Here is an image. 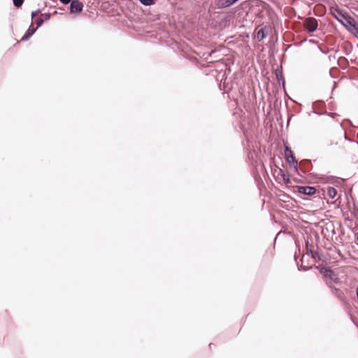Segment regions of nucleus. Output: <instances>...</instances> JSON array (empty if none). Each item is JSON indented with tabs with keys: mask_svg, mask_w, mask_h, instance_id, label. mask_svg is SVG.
<instances>
[{
	"mask_svg": "<svg viewBox=\"0 0 358 358\" xmlns=\"http://www.w3.org/2000/svg\"><path fill=\"white\" fill-rule=\"evenodd\" d=\"M52 13H45L42 14V17H39L35 20L36 27L40 28L45 22L48 21L50 19Z\"/></svg>",
	"mask_w": 358,
	"mask_h": 358,
	"instance_id": "nucleus-12",
	"label": "nucleus"
},
{
	"mask_svg": "<svg viewBox=\"0 0 358 358\" xmlns=\"http://www.w3.org/2000/svg\"><path fill=\"white\" fill-rule=\"evenodd\" d=\"M319 50L324 55H327L330 52V49L326 48L323 49L320 45H318L317 46Z\"/></svg>",
	"mask_w": 358,
	"mask_h": 358,
	"instance_id": "nucleus-26",
	"label": "nucleus"
},
{
	"mask_svg": "<svg viewBox=\"0 0 358 358\" xmlns=\"http://www.w3.org/2000/svg\"><path fill=\"white\" fill-rule=\"evenodd\" d=\"M329 288L338 299L342 302L345 301L344 293L340 288H337L334 285H329Z\"/></svg>",
	"mask_w": 358,
	"mask_h": 358,
	"instance_id": "nucleus-11",
	"label": "nucleus"
},
{
	"mask_svg": "<svg viewBox=\"0 0 358 358\" xmlns=\"http://www.w3.org/2000/svg\"><path fill=\"white\" fill-rule=\"evenodd\" d=\"M275 73H282V66H278Z\"/></svg>",
	"mask_w": 358,
	"mask_h": 358,
	"instance_id": "nucleus-30",
	"label": "nucleus"
},
{
	"mask_svg": "<svg viewBox=\"0 0 358 358\" xmlns=\"http://www.w3.org/2000/svg\"><path fill=\"white\" fill-rule=\"evenodd\" d=\"M309 256L313 259H314L315 262L326 261L324 254L322 252H320L318 250H314Z\"/></svg>",
	"mask_w": 358,
	"mask_h": 358,
	"instance_id": "nucleus-13",
	"label": "nucleus"
},
{
	"mask_svg": "<svg viewBox=\"0 0 358 358\" xmlns=\"http://www.w3.org/2000/svg\"><path fill=\"white\" fill-rule=\"evenodd\" d=\"M208 64H214V70L216 72L215 78L218 84L219 89L227 93L234 99V90H238V85L236 83L227 80V73H230L231 69L224 59H217V60H210Z\"/></svg>",
	"mask_w": 358,
	"mask_h": 358,
	"instance_id": "nucleus-1",
	"label": "nucleus"
},
{
	"mask_svg": "<svg viewBox=\"0 0 358 358\" xmlns=\"http://www.w3.org/2000/svg\"><path fill=\"white\" fill-rule=\"evenodd\" d=\"M240 0H217L215 5L218 9H225L235 5Z\"/></svg>",
	"mask_w": 358,
	"mask_h": 358,
	"instance_id": "nucleus-7",
	"label": "nucleus"
},
{
	"mask_svg": "<svg viewBox=\"0 0 358 358\" xmlns=\"http://www.w3.org/2000/svg\"><path fill=\"white\" fill-rule=\"evenodd\" d=\"M338 51H339V50H338V49H337V50L335 51V52H336V53H337Z\"/></svg>",
	"mask_w": 358,
	"mask_h": 358,
	"instance_id": "nucleus-42",
	"label": "nucleus"
},
{
	"mask_svg": "<svg viewBox=\"0 0 358 358\" xmlns=\"http://www.w3.org/2000/svg\"><path fill=\"white\" fill-rule=\"evenodd\" d=\"M60 1L61 3H62L63 5H68L69 3H71V0H59Z\"/></svg>",
	"mask_w": 358,
	"mask_h": 358,
	"instance_id": "nucleus-29",
	"label": "nucleus"
},
{
	"mask_svg": "<svg viewBox=\"0 0 358 358\" xmlns=\"http://www.w3.org/2000/svg\"><path fill=\"white\" fill-rule=\"evenodd\" d=\"M24 1V0H13V3L15 7L20 8L22 6Z\"/></svg>",
	"mask_w": 358,
	"mask_h": 358,
	"instance_id": "nucleus-24",
	"label": "nucleus"
},
{
	"mask_svg": "<svg viewBox=\"0 0 358 358\" xmlns=\"http://www.w3.org/2000/svg\"><path fill=\"white\" fill-rule=\"evenodd\" d=\"M344 220L345 222H352V220L350 219L349 217H345Z\"/></svg>",
	"mask_w": 358,
	"mask_h": 358,
	"instance_id": "nucleus-36",
	"label": "nucleus"
},
{
	"mask_svg": "<svg viewBox=\"0 0 358 358\" xmlns=\"http://www.w3.org/2000/svg\"><path fill=\"white\" fill-rule=\"evenodd\" d=\"M314 113L319 115H330V113L327 111H324V112H322V113H317L316 111H314Z\"/></svg>",
	"mask_w": 358,
	"mask_h": 358,
	"instance_id": "nucleus-28",
	"label": "nucleus"
},
{
	"mask_svg": "<svg viewBox=\"0 0 358 358\" xmlns=\"http://www.w3.org/2000/svg\"><path fill=\"white\" fill-rule=\"evenodd\" d=\"M218 52V50L216 49H207L206 50H199L196 53L197 55L205 59L208 63L209 61L208 59L213 57L214 55L217 54Z\"/></svg>",
	"mask_w": 358,
	"mask_h": 358,
	"instance_id": "nucleus-8",
	"label": "nucleus"
},
{
	"mask_svg": "<svg viewBox=\"0 0 358 358\" xmlns=\"http://www.w3.org/2000/svg\"><path fill=\"white\" fill-rule=\"evenodd\" d=\"M222 55H220L219 54V52L214 55L213 57H211L210 58H212V60H217V59H223L222 57H221Z\"/></svg>",
	"mask_w": 358,
	"mask_h": 358,
	"instance_id": "nucleus-27",
	"label": "nucleus"
},
{
	"mask_svg": "<svg viewBox=\"0 0 358 358\" xmlns=\"http://www.w3.org/2000/svg\"><path fill=\"white\" fill-rule=\"evenodd\" d=\"M355 236L356 238L355 243L358 245V234L355 233Z\"/></svg>",
	"mask_w": 358,
	"mask_h": 358,
	"instance_id": "nucleus-35",
	"label": "nucleus"
},
{
	"mask_svg": "<svg viewBox=\"0 0 358 358\" xmlns=\"http://www.w3.org/2000/svg\"><path fill=\"white\" fill-rule=\"evenodd\" d=\"M331 233H332V234H336V231H335L334 229L332 230Z\"/></svg>",
	"mask_w": 358,
	"mask_h": 358,
	"instance_id": "nucleus-40",
	"label": "nucleus"
},
{
	"mask_svg": "<svg viewBox=\"0 0 358 358\" xmlns=\"http://www.w3.org/2000/svg\"><path fill=\"white\" fill-rule=\"evenodd\" d=\"M269 26L265 25L261 27L257 32L256 38L258 42L262 41L265 39L268 35Z\"/></svg>",
	"mask_w": 358,
	"mask_h": 358,
	"instance_id": "nucleus-9",
	"label": "nucleus"
},
{
	"mask_svg": "<svg viewBox=\"0 0 358 358\" xmlns=\"http://www.w3.org/2000/svg\"><path fill=\"white\" fill-rule=\"evenodd\" d=\"M308 42H309L310 43H311V44H317V45H320V44L318 43V41H316V40H314V39H310V40L308 41Z\"/></svg>",
	"mask_w": 358,
	"mask_h": 358,
	"instance_id": "nucleus-32",
	"label": "nucleus"
},
{
	"mask_svg": "<svg viewBox=\"0 0 358 358\" xmlns=\"http://www.w3.org/2000/svg\"><path fill=\"white\" fill-rule=\"evenodd\" d=\"M331 58H336V56L335 55L331 56Z\"/></svg>",
	"mask_w": 358,
	"mask_h": 358,
	"instance_id": "nucleus-44",
	"label": "nucleus"
},
{
	"mask_svg": "<svg viewBox=\"0 0 358 358\" xmlns=\"http://www.w3.org/2000/svg\"><path fill=\"white\" fill-rule=\"evenodd\" d=\"M212 345H213V343H210V344L208 345V347H209L210 350H211V348H213V346H212Z\"/></svg>",
	"mask_w": 358,
	"mask_h": 358,
	"instance_id": "nucleus-38",
	"label": "nucleus"
},
{
	"mask_svg": "<svg viewBox=\"0 0 358 358\" xmlns=\"http://www.w3.org/2000/svg\"><path fill=\"white\" fill-rule=\"evenodd\" d=\"M315 269L319 271L322 278L328 287L329 285H332V282L336 284L341 283V280L338 277V275L331 268V266H328L327 264H318L317 266H315Z\"/></svg>",
	"mask_w": 358,
	"mask_h": 358,
	"instance_id": "nucleus-2",
	"label": "nucleus"
},
{
	"mask_svg": "<svg viewBox=\"0 0 358 358\" xmlns=\"http://www.w3.org/2000/svg\"><path fill=\"white\" fill-rule=\"evenodd\" d=\"M289 121H290V117L288 119L287 124L289 123Z\"/></svg>",
	"mask_w": 358,
	"mask_h": 358,
	"instance_id": "nucleus-46",
	"label": "nucleus"
},
{
	"mask_svg": "<svg viewBox=\"0 0 358 358\" xmlns=\"http://www.w3.org/2000/svg\"><path fill=\"white\" fill-rule=\"evenodd\" d=\"M280 173L282 176V178L285 184H290L291 183V179L289 175L285 173L283 170L280 169Z\"/></svg>",
	"mask_w": 358,
	"mask_h": 358,
	"instance_id": "nucleus-21",
	"label": "nucleus"
},
{
	"mask_svg": "<svg viewBox=\"0 0 358 358\" xmlns=\"http://www.w3.org/2000/svg\"><path fill=\"white\" fill-rule=\"evenodd\" d=\"M336 13H337V15H338V17L340 20H343V22H345V20H344V17H344V15H346V14H348V13L346 11H345V10H342V9L339 8H337L336 9ZM336 16L337 17V15H336Z\"/></svg>",
	"mask_w": 358,
	"mask_h": 358,
	"instance_id": "nucleus-22",
	"label": "nucleus"
},
{
	"mask_svg": "<svg viewBox=\"0 0 358 358\" xmlns=\"http://www.w3.org/2000/svg\"><path fill=\"white\" fill-rule=\"evenodd\" d=\"M294 262L296 263L297 269L299 271H308L309 270H312L313 268H315V266H317L316 264H313V265H311V266L300 265L299 262H298V259H297V255L296 254L294 255Z\"/></svg>",
	"mask_w": 358,
	"mask_h": 358,
	"instance_id": "nucleus-14",
	"label": "nucleus"
},
{
	"mask_svg": "<svg viewBox=\"0 0 358 358\" xmlns=\"http://www.w3.org/2000/svg\"><path fill=\"white\" fill-rule=\"evenodd\" d=\"M345 121L348 122L350 124H352V122L350 120H345Z\"/></svg>",
	"mask_w": 358,
	"mask_h": 358,
	"instance_id": "nucleus-41",
	"label": "nucleus"
},
{
	"mask_svg": "<svg viewBox=\"0 0 358 358\" xmlns=\"http://www.w3.org/2000/svg\"><path fill=\"white\" fill-rule=\"evenodd\" d=\"M284 152L285 157L286 158L287 162L288 163L289 167L294 169V171L299 173V168L297 166V160L295 157V154L289 146L287 142L284 143Z\"/></svg>",
	"mask_w": 358,
	"mask_h": 358,
	"instance_id": "nucleus-4",
	"label": "nucleus"
},
{
	"mask_svg": "<svg viewBox=\"0 0 358 358\" xmlns=\"http://www.w3.org/2000/svg\"><path fill=\"white\" fill-rule=\"evenodd\" d=\"M312 239L311 236H308L307 239L305 241V248L306 251V254L308 255H310L315 250H313V248L312 245L310 243L309 240Z\"/></svg>",
	"mask_w": 358,
	"mask_h": 358,
	"instance_id": "nucleus-16",
	"label": "nucleus"
},
{
	"mask_svg": "<svg viewBox=\"0 0 358 358\" xmlns=\"http://www.w3.org/2000/svg\"><path fill=\"white\" fill-rule=\"evenodd\" d=\"M275 79L283 88L285 87V79L283 76V73H275Z\"/></svg>",
	"mask_w": 358,
	"mask_h": 358,
	"instance_id": "nucleus-18",
	"label": "nucleus"
},
{
	"mask_svg": "<svg viewBox=\"0 0 358 358\" xmlns=\"http://www.w3.org/2000/svg\"><path fill=\"white\" fill-rule=\"evenodd\" d=\"M327 195L331 199H334L337 195V190L331 186H329L327 189Z\"/></svg>",
	"mask_w": 358,
	"mask_h": 358,
	"instance_id": "nucleus-19",
	"label": "nucleus"
},
{
	"mask_svg": "<svg viewBox=\"0 0 358 358\" xmlns=\"http://www.w3.org/2000/svg\"><path fill=\"white\" fill-rule=\"evenodd\" d=\"M352 45L349 42H344L343 45V52L345 55H349L352 51Z\"/></svg>",
	"mask_w": 358,
	"mask_h": 358,
	"instance_id": "nucleus-17",
	"label": "nucleus"
},
{
	"mask_svg": "<svg viewBox=\"0 0 358 358\" xmlns=\"http://www.w3.org/2000/svg\"><path fill=\"white\" fill-rule=\"evenodd\" d=\"M344 20H340L338 17L334 16V18L342 24L346 30L354 35L358 40V23L356 20L349 14L344 15Z\"/></svg>",
	"mask_w": 358,
	"mask_h": 358,
	"instance_id": "nucleus-3",
	"label": "nucleus"
},
{
	"mask_svg": "<svg viewBox=\"0 0 358 358\" xmlns=\"http://www.w3.org/2000/svg\"><path fill=\"white\" fill-rule=\"evenodd\" d=\"M279 234H280V232L275 236V238L273 240V248H275V241H276Z\"/></svg>",
	"mask_w": 358,
	"mask_h": 358,
	"instance_id": "nucleus-34",
	"label": "nucleus"
},
{
	"mask_svg": "<svg viewBox=\"0 0 358 358\" xmlns=\"http://www.w3.org/2000/svg\"><path fill=\"white\" fill-rule=\"evenodd\" d=\"M37 29H38V28L36 27H33V24L31 23L29 25V27L27 29V30L25 31V33L22 36L20 41H29L32 37V36L36 33Z\"/></svg>",
	"mask_w": 358,
	"mask_h": 358,
	"instance_id": "nucleus-10",
	"label": "nucleus"
},
{
	"mask_svg": "<svg viewBox=\"0 0 358 358\" xmlns=\"http://www.w3.org/2000/svg\"><path fill=\"white\" fill-rule=\"evenodd\" d=\"M315 238L317 241L320 239V236L317 231H315Z\"/></svg>",
	"mask_w": 358,
	"mask_h": 358,
	"instance_id": "nucleus-33",
	"label": "nucleus"
},
{
	"mask_svg": "<svg viewBox=\"0 0 358 358\" xmlns=\"http://www.w3.org/2000/svg\"><path fill=\"white\" fill-rule=\"evenodd\" d=\"M212 345H213V343H210V344L208 345V347H209L210 350H211V348H213V346H212Z\"/></svg>",
	"mask_w": 358,
	"mask_h": 358,
	"instance_id": "nucleus-39",
	"label": "nucleus"
},
{
	"mask_svg": "<svg viewBox=\"0 0 358 358\" xmlns=\"http://www.w3.org/2000/svg\"><path fill=\"white\" fill-rule=\"evenodd\" d=\"M301 261L303 262V257L301 258Z\"/></svg>",
	"mask_w": 358,
	"mask_h": 358,
	"instance_id": "nucleus-43",
	"label": "nucleus"
},
{
	"mask_svg": "<svg viewBox=\"0 0 358 358\" xmlns=\"http://www.w3.org/2000/svg\"><path fill=\"white\" fill-rule=\"evenodd\" d=\"M317 28H318V23H317V20H315V19L310 20L306 23V29L307 31H308L311 34L315 32L317 29Z\"/></svg>",
	"mask_w": 358,
	"mask_h": 358,
	"instance_id": "nucleus-15",
	"label": "nucleus"
},
{
	"mask_svg": "<svg viewBox=\"0 0 358 358\" xmlns=\"http://www.w3.org/2000/svg\"><path fill=\"white\" fill-rule=\"evenodd\" d=\"M144 6H151L157 3V0H138Z\"/></svg>",
	"mask_w": 358,
	"mask_h": 358,
	"instance_id": "nucleus-20",
	"label": "nucleus"
},
{
	"mask_svg": "<svg viewBox=\"0 0 358 358\" xmlns=\"http://www.w3.org/2000/svg\"><path fill=\"white\" fill-rule=\"evenodd\" d=\"M331 58H336V56L335 55L331 56Z\"/></svg>",
	"mask_w": 358,
	"mask_h": 358,
	"instance_id": "nucleus-45",
	"label": "nucleus"
},
{
	"mask_svg": "<svg viewBox=\"0 0 358 358\" xmlns=\"http://www.w3.org/2000/svg\"><path fill=\"white\" fill-rule=\"evenodd\" d=\"M339 61H343V62H345L346 64H348V59H347L346 57H339V58H338V62H339Z\"/></svg>",
	"mask_w": 358,
	"mask_h": 358,
	"instance_id": "nucleus-31",
	"label": "nucleus"
},
{
	"mask_svg": "<svg viewBox=\"0 0 358 358\" xmlns=\"http://www.w3.org/2000/svg\"><path fill=\"white\" fill-rule=\"evenodd\" d=\"M345 139L350 141V142H352L354 143V150H358V142L356 141V140H354V139H352L349 137H348L347 136H345Z\"/></svg>",
	"mask_w": 358,
	"mask_h": 358,
	"instance_id": "nucleus-23",
	"label": "nucleus"
},
{
	"mask_svg": "<svg viewBox=\"0 0 358 358\" xmlns=\"http://www.w3.org/2000/svg\"><path fill=\"white\" fill-rule=\"evenodd\" d=\"M296 188L299 194L304 196H313L317 192V188L314 186L299 185L296 186Z\"/></svg>",
	"mask_w": 358,
	"mask_h": 358,
	"instance_id": "nucleus-6",
	"label": "nucleus"
},
{
	"mask_svg": "<svg viewBox=\"0 0 358 358\" xmlns=\"http://www.w3.org/2000/svg\"><path fill=\"white\" fill-rule=\"evenodd\" d=\"M336 87V82H334V85L332 87V91L334 90Z\"/></svg>",
	"mask_w": 358,
	"mask_h": 358,
	"instance_id": "nucleus-37",
	"label": "nucleus"
},
{
	"mask_svg": "<svg viewBox=\"0 0 358 358\" xmlns=\"http://www.w3.org/2000/svg\"><path fill=\"white\" fill-rule=\"evenodd\" d=\"M44 10V8H38L37 10H33L31 13V19L36 15H38L40 13H41V12Z\"/></svg>",
	"mask_w": 358,
	"mask_h": 358,
	"instance_id": "nucleus-25",
	"label": "nucleus"
},
{
	"mask_svg": "<svg viewBox=\"0 0 358 358\" xmlns=\"http://www.w3.org/2000/svg\"><path fill=\"white\" fill-rule=\"evenodd\" d=\"M69 4L68 9L70 14H80L84 8V4L80 0H71Z\"/></svg>",
	"mask_w": 358,
	"mask_h": 358,
	"instance_id": "nucleus-5",
	"label": "nucleus"
}]
</instances>
